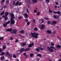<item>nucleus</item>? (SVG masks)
I'll return each mask as SVG.
<instances>
[{"label":"nucleus","mask_w":61,"mask_h":61,"mask_svg":"<svg viewBox=\"0 0 61 61\" xmlns=\"http://www.w3.org/2000/svg\"><path fill=\"white\" fill-rule=\"evenodd\" d=\"M23 55L25 56H26V53H23Z\"/></svg>","instance_id":"obj_63"},{"label":"nucleus","mask_w":61,"mask_h":61,"mask_svg":"<svg viewBox=\"0 0 61 61\" xmlns=\"http://www.w3.org/2000/svg\"><path fill=\"white\" fill-rule=\"evenodd\" d=\"M22 5V3H21V2L19 3V6H20V5Z\"/></svg>","instance_id":"obj_47"},{"label":"nucleus","mask_w":61,"mask_h":61,"mask_svg":"<svg viewBox=\"0 0 61 61\" xmlns=\"http://www.w3.org/2000/svg\"><path fill=\"white\" fill-rule=\"evenodd\" d=\"M3 39H4V37H0V40H2Z\"/></svg>","instance_id":"obj_37"},{"label":"nucleus","mask_w":61,"mask_h":61,"mask_svg":"<svg viewBox=\"0 0 61 61\" xmlns=\"http://www.w3.org/2000/svg\"><path fill=\"white\" fill-rule=\"evenodd\" d=\"M13 57L14 58H16V56H15V54H14L13 55Z\"/></svg>","instance_id":"obj_44"},{"label":"nucleus","mask_w":61,"mask_h":61,"mask_svg":"<svg viewBox=\"0 0 61 61\" xmlns=\"http://www.w3.org/2000/svg\"><path fill=\"white\" fill-rule=\"evenodd\" d=\"M30 48H28L25 49L24 48H22L20 51V53H22L23 51H29V50H30Z\"/></svg>","instance_id":"obj_3"},{"label":"nucleus","mask_w":61,"mask_h":61,"mask_svg":"<svg viewBox=\"0 0 61 61\" xmlns=\"http://www.w3.org/2000/svg\"><path fill=\"white\" fill-rule=\"evenodd\" d=\"M47 49L48 50L50 51V52H51V53H53L54 52V50L50 48L49 47H47Z\"/></svg>","instance_id":"obj_4"},{"label":"nucleus","mask_w":61,"mask_h":61,"mask_svg":"<svg viewBox=\"0 0 61 61\" xmlns=\"http://www.w3.org/2000/svg\"><path fill=\"white\" fill-rule=\"evenodd\" d=\"M19 32L21 33V34H23L24 33V31L23 30H22L19 31Z\"/></svg>","instance_id":"obj_16"},{"label":"nucleus","mask_w":61,"mask_h":61,"mask_svg":"<svg viewBox=\"0 0 61 61\" xmlns=\"http://www.w3.org/2000/svg\"><path fill=\"white\" fill-rule=\"evenodd\" d=\"M23 18V16H20L19 17V18H18V19H22V18Z\"/></svg>","instance_id":"obj_39"},{"label":"nucleus","mask_w":61,"mask_h":61,"mask_svg":"<svg viewBox=\"0 0 61 61\" xmlns=\"http://www.w3.org/2000/svg\"><path fill=\"white\" fill-rule=\"evenodd\" d=\"M51 45L52 46H54V43L53 42H52L51 43Z\"/></svg>","instance_id":"obj_45"},{"label":"nucleus","mask_w":61,"mask_h":61,"mask_svg":"<svg viewBox=\"0 0 61 61\" xmlns=\"http://www.w3.org/2000/svg\"><path fill=\"white\" fill-rule=\"evenodd\" d=\"M54 14H60V11H58V12L54 11L53 12Z\"/></svg>","instance_id":"obj_9"},{"label":"nucleus","mask_w":61,"mask_h":61,"mask_svg":"<svg viewBox=\"0 0 61 61\" xmlns=\"http://www.w3.org/2000/svg\"><path fill=\"white\" fill-rule=\"evenodd\" d=\"M5 0H2V3H4V2H5Z\"/></svg>","instance_id":"obj_60"},{"label":"nucleus","mask_w":61,"mask_h":61,"mask_svg":"<svg viewBox=\"0 0 61 61\" xmlns=\"http://www.w3.org/2000/svg\"><path fill=\"white\" fill-rule=\"evenodd\" d=\"M56 48H58V49H60V48H61V46L60 45H58L56 46Z\"/></svg>","instance_id":"obj_14"},{"label":"nucleus","mask_w":61,"mask_h":61,"mask_svg":"<svg viewBox=\"0 0 61 61\" xmlns=\"http://www.w3.org/2000/svg\"><path fill=\"white\" fill-rule=\"evenodd\" d=\"M46 3H49L50 0H46Z\"/></svg>","instance_id":"obj_38"},{"label":"nucleus","mask_w":61,"mask_h":61,"mask_svg":"<svg viewBox=\"0 0 61 61\" xmlns=\"http://www.w3.org/2000/svg\"><path fill=\"white\" fill-rule=\"evenodd\" d=\"M31 35L32 36V37H35V38H38L37 36L39 35V34L38 33H34L31 32Z\"/></svg>","instance_id":"obj_2"},{"label":"nucleus","mask_w":61,"mask_h":61,"mask_svg":"<svg viewBox=\"0 0 61 61\" xmlns=\"http://www.w3.org/2000/svg\"><path fill=\"white\" fill-rule=\"evenodd\" d=\"M40 15V12H39L37 13V15Z\"/></svg>","instance_id":"obj_55"},{"label":"nucleus","mask_w":61,"mask_h":61,"mask_svg":"<svg viewBox=\"0 0 61 61\" xmlns=\"http://www.w3.org/2000/svg\"><path fill=\"white\" fill-rule=\"evenodd\" d=\"M19 4V1H17L16 2V4H15V5H17Z\"/></svg>","instance_id":"obj_26"},{"label":"nucleus","mask_w":61,"mask_h":61,"mask_svg":"<svg viewBox=\"0 0 61 61\" xmlns=\"http://www.w3.org/2000/svg\"><path fill=\"white\" fill-rule=\"evenodd\" d=\"M9 56H10V57H12V55H9Z\"/></svg>","instance_id":"obj_62"},{"label":"nucleus","mask_w":61,"mask_h":61,"mask_svg":"<svg viewBox=\"0 0 61 61\" xmlns=\"http://www.w3.org/2000/svg\"><path fill=\"white\" fill-rule=\"evenodd\" d=\"M28 8H29V9L30 10V6L29 5H28Z\"/></svg>","instance_id":"obj_52"},{"label":"nucleus","mask_w":61,"mask_h":61,"mask_svg":"<svg viewBox=\"0 0 61 61\" xmlns=\"http://www.w3.org/2000/svg\"><path fill=\"white\" fill-rule=\"evenodd\" d=\"M11 16V19L10 20V24H14L15 23V21L13 19H14L15 18V15L13 13L10 14Z\"/></svg>","instance_id":"obj_1"},{"label":"nucleus","mask_w":61,"mask_h":61,"mask_svg":"<svg viewBox=\"0 0 61 61\" xmlns=\"http://www.w3.org/2000/svg\"><path fill=\"white\" fill-rule=\"evenodd\" d=\"M34 56V54L33 53H30V57H32Z\"/></svg>","instance_id":"obj_30"},{"label":"nucleus","mask_w":61,"mask_h":61,"mask_svg":"<svg viewBox=\"0 0 61 61\" xmlns=\"http://www.w3.org/2000/svg\"><path fill=\"white\" fill-rule=\"evenodd\" d=\"M6 2L7 4H8L9 3V0H6Z\"/></svg>","instance_id":"obj_41"},{"label":"nucleus","mask_w":61,"mask_h":61,"mask_svg":"<svg viewBox=\"0 0 61 61\" xmlns=\"http://www.w3.org/2000/svg\"><path fill=\"white\" fill-rule=\"evenodd\" d=\"M3 7L4 8H6L7 7V6H4Z\"/></svg>","instance_id":"obj_49"},{"label":"nucleus","mask_w":61,"mask_h":61,"mask_svg":"<svg viewBox=\"0 0 61 61\" xmlns=\"http://www.w3.org/2000/svg\"><path fill=\"white\" fill-rule=\"evenodd\" d=\"M8 14H9V13H8V12H6L5 13V15L6 16H7L8 15Z\"/></svg>","instance_id":"obj_19"},{"label":"nucleus","mask_w":61,"mask_h":61,"mask_svg":"<svg viewBox=\"0 0 61 61\" xmlns=\"http://www.w3.org/2000/svg\"><path fill=\"white\" fill-rule=\"evenodd\" d=\"M4 18H5L6 17V16H5V15H3L2 16Z\"/></svg>","instance_id":"obj_61"},{"label":"nucleus","mask_w":61,"mask_h":61,"mask_svg":"<svg viewBox=\"0 0 61 61\" xmlns=\"http://www.w3.org/2000/svg\"><path fill=\"white\" fill-rule=\"evenodd\" d=\"M5 58V57H4V56H2V57H1L0 58V59L1 60H2L4 59Z\"/></svg>","instance_id":"obj_24"},{"label":"nucleus","mask_w":61,"mask_h":61,"mask_svg":"<svg viewBox=\"0 0 61 61\" xmlns=\"http://www.w3.org/2000/svg\"><path fill=\"white\" fill-rule=\"evenodd\" d=\"M53 34H56V31H54L53 32Z\"/></svg>","instance_id":"obj_50"},{"label":"nucleus","mask_w":61,"mask_h":61,"mask_svg":"<svg viewBox=\"0 0 61 61\" xmlns=\"http://www.w3.org/2000/svg\"><path fill=\"white\" fill-rule=\"evenodd\" d=\"M14 39V38H13L10 37V40H12V39Z\"/></svg>","instance_id":"obj_51"},{"label":"nucleus","mask_w":61,"mask_h":61,"mask_svg":"<svg viewBox=\"0 0 61 61\" xmlns=\"http://www.w3.org/2000/svg\"><path fill=\"white\" fill-rule=\"evenodd\" d=\"M13 32H11V33L13 34V33H14V34H16V33L17 32V30L15 29H14L13 30Z\"/></svg>","instance_id":"obj_6"},{"label":"nucleus","mask_w":61,"mask_h":61,"mask_svg":"<svg viewBox=\"0 0 61 61\" xmlns=\"http://www.w3.org/2000/svg\"><path fill=\"white\" fill-rule=\"evenodd\" d=\"M8 19V18H7V17H6L5 18L4 20H5V21H7Z\"/></svg>","instance_id":"obj_31"},{"label":"nucleus","mask_w":61,"mask_h":61,"mask_svg":"<svg viewBox=\"0 0 61 61\" xmlns=\"http://www.w3.org/2000/svg\"><path fill=\"white\" fill-rule=\"evenodd\" d=\"M41 21H42V22L41 23V24H42V23H43V22H44V20H42Z\"/></svg>","instance_id":"obj_57"},{"label":"nucleus","mask_w":61,"mask_h":61,"mask_svg":"<svg viewBox=\"0 0 61 61\" xmlns=\"http://www.w3.org/2000/svg\"><path fill=\"white\" fill-rule=\"evenodd\" d=\"M34 30L35 31H36L37 30V28L36 27H35L34 29Z\"/></svg>","instance_id":"obj_32"},{"label":"nucleus","mask_w":61,"mask_h":61,"mask_svg":"<svg viewBox=\"0 0 61 61\" xmlns=\"http://www.w3.org/2000/svg\"><path fill=\"white\" fill-rule=\"evenodd\" d=\"M18 36H20V37H23V36L20 35H19Z\"/></svg>","instance_id":"obj_54"},{"label":"nucleus","mask_w":61,"mask_h":61,"mask_svg":"<svg viewBox=\"0 0 61 61\" xmlns=\"http://www.w3.org/2000/svg\"><path fill=\"white\" fill-rule=\"evenodd\" d=\"M19 40H18V39H17L16 40V41H15V42L16 43H17V42H19Z\"/></svg>","instance_id":"obj_46"},{"label":"nucleus","mask_w":61,"mask_h":61,"mask_svg":"<svg viewBox=\"0 0 61 61\" xmlns=\"http://www.w3.org/2000/svg\"><path fill=\"white\" fill-rule=\"evenodd\" d=\"M26 2H27L28 4H29V5H30V0H28V1L27 0Z\"/></svg>","instance_id":"obj_17"},{"label":"nucleus","mask_w":61,"mask_h":61,"mask_svg":"<svg viewBox=\"0 0 61 61\" xmlns=\"http://www.w3.org/2000/svg\"><path fill=\"white\" fill-rule=\"evenodd\" d=\"M56 23H57V22L56 21H52L51 23V25H54V24L55 25L56 24Z\"/></svg>","instance_id":"obj_7"},{"label":"nucleus","mask_w":61,"mask_h":61,"mask_svg":"<svg viewBox=\"0 0 61 61\" xmlns=\"http://www.w3.org/2000/svg\"><path fill=\"white\" fill-rule=\"evenodd\" d=\"M6 46H5V45H3V47H2V48L3 50H4V49H6Z\"/></svg>","instance_id":"obj_18"},{"label":"nucleus","mask_w":61,"mask_h":61,"mask_svg":"<svg viewBox=\"0 0 61 61\" xmlns=\"http://www.w3.org/2000/svg\"><path fill=\"white\" fill-rule=\"evenodd\" d=\"M50 48H51L52 49H54V50H56V48H55V47L54 46L52 47L51 46H50Z\"/></svg>","instance_id":"obj_15"},{"label":"nucleus","mask_w":61,"mask_h":61,"mask_svg":"<svg viewBox=\"0 0 61 61\" xmlns=\"http://www.w3.org/2000/svg\"><path fill=\"white\" fill-rule=\"evenodd\" d=\"M6 54L7 55H8L9 56H10V53H9V52L8 51H7L6 53Z\"/></svg>","instance_id":"obj_35"},{"label":"nucleus","mask_w":61,"mask_h":61,"mask_svg":"<svg viewBox=\"0 0 61 61\" xmlns=\"http://www.w3.org/2000/svg\"><path fill=\"white\" fill-rule=\"evenodd\" d=\"M29 24H30V22H27V25H29Z\"/></svg>","instance_id":"obj_58"},{"label":"nucleus","mask_w":61,"mask_h":61,"mask_svg":"<svg viewBox=\"0 0 61 61\" xmlns=\"http://www.w3.org/2000/svg\"><path fill=\"white\" fill-rule=\"evenodd\" d=\"M55 4L56 5H58V2H55Z\"/></svg>","instance_id":"obj_56"},{"label":"nucleus","mask_w":61,"mask_h":61,"mask_svg":"<svg viewBox=\"0 0 61 61\" xmlns=\"http://www.w3.org/2000/svg\"><path fill=\"white\" fill-rule=\"evenodd\" d=\"M39 49H40V50L41 51H42V50H44V48H43L40 47L39 48Z\"/></svg>","instance_id":"obj_27"},{"label":"nucleus","mask_w":61,"mask_h":61,"mask_svg":"<svg viewBox=\"0 0 61 61\" xmlns=\"http://www.w3.org/2000/svg\"><path fill=\"white\" fill-rule=\"evenodd\" d=\"M3 51V50L1 49H0V53H1Z\"/></svg>","instance_id":"obj_48"},{"label":"nucleus","mask_w":61,"mask_h":61,"mask_svg":"<svg viewBox=\"0 0 61 61\" xmlns=\"http://www.w3.org/2000/svg\"><path fill=\"white\" fill-rule=\"evenodd\" d=\"M34 12L35 13H36L37 12V10H34Z\"/></svg>","instance_id":"obj_53"},{"label":"nucleus","mask_w":61,"mask_h":61,"mask_svg":"<svg viewBox=\"0 0 61 61\" xmlns=\"http://www.w3.org/2000/svg\"><path fill=\"white\" fill-rule=\"evenodd\" d=\"M7 24H6V23L5 24H4L3 25V26L4 27H5L7 26Z\"/></svg>","instance_id":"obj_25"},{"label":"nucleus","mask_w":61,"mask_h":61,"mask_svg":"<svg viewBox=\"0 0 61 61\" xmlns=\"http://www.w3.org/2000/svg\"><path fill=\"white\" fill-rule=\"evenodd\" d=\"M28 21V19H26L25 20V22H27V21Z\"/></svg>","instance_id":"obj_59"},{"label":"nucleus","mask_w":61,"mask_h":61,"mask_svg":"<svg viewBox=\"0 0 61 61\" xmlns=\"http://www.w3.org/2000/svg\"><path fill=\"white\" fill-rule=\"evenodd\" d=\"M13 5H15V1H14L13 2Z\"/></svg>","instance_id":"obj_36"},{"label":"nucleus","mask_w":61,"mask_h":61,"mask_svg":"<svg viewBox=\"0 0 61 61\" xmlns=\"http://www.w3.org/2000/svg\"><path fill=\"white\" fill-rule=\"evenodd\" d=\"M53 17L54 18H56V19L57 18H59V16H58L57 15V16H56V15H53Z\"/></svg>","instance_id":"obj_12"},{"label":"nucleus","mask_w":61,"mask_h":61,"mask_svg":"<svg viewBox=\"0 0 61 61\" xmlns=\"http://www.w3.org/2000/svg\"><path fill=\"white\" fill-rule=\"evenodd\" d=\"M47 23L48 25H50L51 24V22L50 21H48L47 22Z\"/></svg>","instance_id":"obj_29"},{"label":"nucleus","mask_w":61,"mask_h":61,"mask_svg":"<svg viewBox=\"0 0 61 61\" xmlns=\"http://www.w3.org/2000/svg\"><path fill=\"white\" fill-rule=\"evenodd\" d=\"M26 11L27 13H29V10H28V9L27 8L26 9Z\"/></svg>","instance_id":"obj_43"},{"label":"nucleus","mask_w":61,"mask_h":61,"mask_svg":"<svg viewBox=\"0 0 61 61\" xmlns=\"http://www.w3.org/2000/svg\"><path fill=\"white\" fill-rule=\"evenodd\" d=\"M1 55L2 56H3V55H4L5 54V53L4 52H2L1 53Z\"/></svg>","instance_id":"obj_33"},{"label":"nucleus","mask_w":61,"mask_h":61,"mask_svg":"<svg viewBox=\"0 0 61 61\" xmlns=\"http://www.w3.org/2000/svg\"><path fill=\"white\" fill-rule=\"evenodd\" d=\"M44 19H45V20H49V18L47 17H45Z\"/></svg>","instance_id":"obj_28"},{"label":"nucleus","mask_w":61,"mask_h":61,"mask_svg":"<svg viewBox=\"0 0 61 61\" xmlns=\"http://www.w3.org/2000/svg\"><path fill=\"white\" fill-rule=\"evenodd\" d=\"M36 51H37L38 52H39L40 51V50L39 48H37L36 49Z\"/></svg>","instance_id":"obj_22"},{"label":"nucleus","mask_w":61,"mask_h":61,"mask_svg":"<svg viewBox=\"0 0 61 61\" xmlns=\"http://www.w3.org/2000/svg\"><path fill=\"white\" fill-rule=\"evenodd\" d=\"M49 13H53V11L51 10H49Z\"/></svg>","instance_id":"obj_42"},{"label":"nucleus","mask_w":61,"mask_h":61,"mask_svg":"<svg viewBox=\"0 0 61 61\" xmlns=\"http://www.w3.org/2000/svg\"><path fill=\"white\" fill-rule=\"evenodd\" d=\"M47 34H51V33H52V32H51V31L50 30H48L47 31Z\"/></svg>","instance_id":"obj_13"},{"label":"nucleus","mask_w":61,"mask_h":61,"mask_svg":"<svg viewBox=\"0 0 61 61\" xmlns=\"http://www.w3.org/2000/svg\"><path fill=\"white\" fill-rule=\"evenodd\" d=\"M32 2L33 3H36L37 2V0H33Z\"/></svg>","instance_id":"obj_20"},{"label":"nucleus","mask_w":61,"mask_h":61,"mask_svg":"<svg viewBox=\"0 0 61 61\" xmlns=\"http://www.w3.org/2000/svg\"><path fill=\"white\" fill-rule=\"evenodd\" d=\"M34 43H30L28 46V47H31L34 46Z\"/></svg>","instance_id":"obj_5"},{"label":"nucleus","mask_w":61,"mask_h":61,"mask_svg":"<svg viewBox=\"0 0 61 61\" xmlns=\"http://www.w3.org/2000/svg\"><path fill=\"white\" fill-rule=\"evenodd\" d=\"M10 23V21H8L6 23V24L7 25V24H9V23Z\"/></svg>","instance_id":"obj_40"},{"label":"nucleus","mask_w":61,"mask_h":61,"mask_svg":"<svg viewBox=\"0 0 61 61\" xmlns=\"http://www.w3.org/2000/svg\"><path fill=\"white\" fill-rule=\"evenodd\" d=\"M33 21L34 23H35V22H36V20L34 19L33 20Z\"/></svg>","instance_id":"obj_64"},{"label":"nucleus","mask_w":61,"mask_h":61,"mask_svg":"<svg viewBox=\"0 0 61 61\" xmlns=\"http://www.w3.org/2000/svg\"><path fill=\"white\" fill-rule=\"evenodd\" d=\"M13 30V29L12 28H11L10 29H8L6 30V31H8V32H11Z\"/></svg>","instance_id":"obj_8"},{"label":"nucleus","mask_w":61,"mask_h":61,"mask_svg":"<svg viewBox=\"0 0 61 61\" xmlns=\"http://www.w3.org/2000/svg\"><path fill=\"white\" fill-rule=\"evenodd\" d=\"M37 56H40L41 58L42 57V55L41 54H38L37 55Z\"/></svg>","instance_id":"obj_21"},{"label":"nucleus","mask_w":61,"mask_h":61,"mask_svg":"<svg viewBox=\"0 0 61 61\" xmlns=\"http://www.w3.org/2000/svg\"><path fill=\"white\" fill-rule=\"evenodd\" d=\"M45 27V25H44L42 24L41 25V26L40 27L41 30H42L43 29H44Z\"/></svg>","instance_id":"obj_10"},{"label":"nucleus","mask_w":61,"mask_h":61,"mask_svg":"<svg viewBox=\"0 0 61 61\" xmlns=\"http://www.w3.org/2000/svg\"><path fill=\"white\" fill-rule=\"evenodd\" d=\"M23 15H24V16H25V18H28V15H27V14L25 13V14H24Z\"/></svg>","instance_id":"obj_11"},{"label":"nucleus","mask_w":61,"mask_h":61,"mask_svg":"<svg viewBox=\"0 0 61 61\" xmlns=\"http://www.w3.org/2000/svg\"><path fill=\"white\" fill-rule=\"evenodd\" d=\"M4 13H5V12H4V11H3V12H1L0 13V15H3V14H4Z\"/></svg>","instance_id":"obj_34"},{"label":"nucleus","mask_w":61,"mask_h":61,"mask_svg":"<svg viewBox=\"0 0 61 61\" xmlns=\"http://www.w3.org/2000/svg\"><path fill=\"white\" fill-rule=\"evenodd\" d=\"M22 46H25V45H26V43H25L23 42L22 44Z\"/></svg>","instance_id":"obj_23"}]
</instances>
